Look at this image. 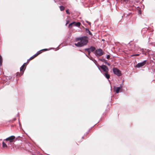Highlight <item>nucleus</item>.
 <instances>
[{
    "mask_svg": "<svg viewBox=\"0 0 155 155\" xmlns=\"http://www.w3.org/2000/svg\"><path fill=\"white\" fill-rule=\"evenodd\" d=\"M75 45L78 47H81L86 45L88 42V38L87 37L84 36L80 38H76L75 39Z\"/></svg>",
    "mask_w": 155,
    "mask_h": 155,
    "instance_id": "nucleus-1",
    "label": "nucleus"
},
{
    "mask_svg": "<svg viewBox=\"0 0 155 155\" xmlns=\"http://www.w3.org/2000/svg\"><path fill=\"white\" fill-rule=\"evenodd\" d=\"M104 52L101 49L96 50L95 52V54L97 56H100L103 54Z\"/></svg>",
    "mask_w": 155,
    "mask_h": 155,
    "instance_id": "nucleus-2",
    "label": "nucleus"
},
{
    "mask_svg": "<svg viewBox=\"0 0 155 155\" xmlns=\"http://www.w3.org/2000/svg\"><path fill=\"white\" fill-rule=\"evenodd\" d=\"M113 71L114 74L118 76H120L121 75V72L118 69L114 68L113 69Z\"/></svg>",
    "mask_w": 155,
    "mask_h": 155,
    "instance_id": "nucleus-3",
    "label": "nucleus"
},
{
    "mask_svg": "<svg viewBox=\"0 0 155 155\" xmlns=\"http://www.w3.org/2000/svg\"><path fill=\"white\" fill-rule=\"evenodd\" d=\"M104 73L108 72V69L107 67L105 65H102L100 66Z\"/></svg>",
    "mask_w": 155,
    "mask_h": 155,
    "instance_id": "nucleus-4",
    "label": "nucleus"
},
{
    "mask_svg": "<svg viewBox=\"0 0 155 155\" xmlns=\"http://www.w3.org/2000/svg\"><path fill=\"white\" fill-rule=\"evenodd\" d=\"M15 137L14 136H12L7 138L5 140L6 141H9L11 143L14 141V140L15 139Z\"/></svg>",
    "mask_w": 155,
    "mask_h": 155,
    "instance_id": "nucleus-5",
    "label": "nucleus"
},
{
    "mask_svg": "<svg viewBox=\"0 0 155 155\" xmlns=\"http://www.w3.org/2000/svg\"><path fill=\"white\" fill-rule=\"evenodd\" d=\"M74 24V25L75 26L77 27H79L80 26L81 23L79 22H78L77 23H76L75 22H72L69 25V27H71V26L72 25H73Z\"/></svg>",
    "mask_w": 155,
    "mask_h": 155,
    "instance_id": "nucleus-6",
    "label": "nucleus"
},
{
    "mask_svg": "<svg viewBox=\"0 0 155 155\" xmlns=\"http://www.w3.org/2000/svg\"><path fill=\"white\" fill-rule=\"evenodd\" d=\"M146 61H144L142 62L138 63L136 65V67L137 68H140V67H142L145 64H146Z\"/></svg>",
    "mask_w": 155,
    "mask_h": 155,
    "instance_id": "nucleus-7",
    "label": "nucleus"
},
{
    "mask_svg": "<svg viewBox=\"0 0 155 155\" xmlns=\"http://www.w3.org/2000/svg\"><path fill=\"white\" fill-rule=\"evenodd\" d=\"M95 49V48L93 47H91L89 48L86 49V50L88 52L89 54H90V51H93Z\"/></svg>",
    "mask_w": 155,
    "mask_h": 155,
    "instance_id": "nucleus-8",
    "label": "nucleus"
},
{
    "mask_svg": "<svg viewBox=\"0 0 155 155\" xmlns=\"http://www.w3.org/2000/svg\"><path fill=\"white\" fill-rule=\"evenodd\" d=\"M25 65V63L21 67L20 70V71L22 73L21 74H22L24 72V71L23 70V69L24 68Z\"/></svg>",
    "mask_w": 155,
    "mask_h": 155,
    "instance_id": "nucleus-9",
    "label": "nucleus"
},
{
    "mask_svg": "<svg viewBox=\"0 0 155 155\" xmlns=\"http://www.w3.org/2000/svg\"><path fill=\"white\" fill-rule=\"evenodd\" d=\"M107 73L108 72L104 73V75L108 79L110 77V76Z\"/></svg>",
    "mask_w": 155,
    "mask_h": 155,
    "instance_id": "nucleus-10",
    "label": "nucleus"
},
{
    "mask_svg": "<svg viewBox=\"0 0 155 155\" xmlns=\"http://www.w3.org/2000/svg\"><path fill=\"white\" fill-rule=\"evenodd\" d=\"M120 89V87H117L115 88V91H116V93H119Z\"/></svg>",
    "mask_w": 155,
    "mask_h": 155,
    "instance_id": "nucleus-11",
    "label": "nucleus"
},
{
    "mask_svg": "<svg viewBox=\"0 0 155 155\" xmlns=\"http://www.w3.org/2000/svg\"><path fill=\"white\" fill-rule=\"evenodd\" d=\"M39 54V53H37L36 54H35V55H34L33 56L31 57L30 58V60H32L33 59V58H35V57H36V56H37Z\"/></svg>",
    "mask_w": 155,
    "mask_h": 155,
    "instance_id": "nucleus-12",
    "label": "nucleus"
},
{
    "mask_svg": "<svg viewBox=\"0 0 155 155\" xmlns=\"http://www.w3.org/2000/svg\"><path fill=\"white\" fill-rule=\"evenodd\" d=\"M122 1L124 3H128L130 2L129 0H122Z\"/></svg>",
    "mask_w": 155,
    "mask_h": 155,
    "instance_id": "nucleus-13",
    "label": "nucleus"
},
{
    "mask_svg": "<svg viewBox=\"0 0 155 155\" xmlns=\"http://www.w3.org/2000/svg\"><path fill=\"white\" fill-rule=\"evenodd\" d=\"M2 147L4 148H6L7 147V145L4 142H2Z\"/></svg>",
    "mask_w": 155,
    "mask_h": 155,
    "instance_id": "nucleus-14",
    "label": "nucleus"
},
{
    "mask_svg": "<svg viewBox=\"0 0 155 155\" xmlns=\"http://www.w3.org/2000/svg\"><path fill=\"white\" fill-rule=\"evenodd\" d=\"M60 8L61 11H63L64 9V8L63 6H60Z\"/></svg>",
    "mask_w": 155,
    "mask_h": 155,
    "instance_id": "nucleus-15",
    "label": "nucleus"
},
{
    "mask_svg": "<svg viewBox=\"0 0 155 155\" xmlns=\"http://www.w3.org/2000/svg\"><path fill=\"white\" fill-rule=\"evenodd\" d=\"M110 56L109 55H108L107 56V59H109L110 58Z\"/></svg>",
    "mask_w": 155,
    "mask_h": 155,
    "instance_id": "nucleus-16",
    "label": "nucleus"
},
{
    "mask_svg": "<svg viewBox=\"0 0 155 155\" xmlns=\"http://www.w3.org/2000/svg\"><path fill=\"white\" fill-rule=\"evenodd\" d=\"M139 55V54H136L134 55H133L132 56H138Z\"/></svg>",
    "mask_w": 155,
    "mask_h": 155,
    "instance_id": "nucleus-17",
    "label": "nucleus"
},
{
    "mask_svg": "<svg viewBox=\"0 0 155 155\" xmlns=\"http://www.w3.org/2000/svg\"><path fill=\"white\" fill-rule=\"evenodd\" d=\"M66 12L68 14H69V11H68V10H66Z\"/></svg>",
    "mask_w": 155,
    "mask_h": 155,
    "instance_id": "nucleus-18",
    "label": "nucleus"
},
{
    "mask_svg": "<svg viewBox=\"0 0 155 155\" xmlns=\"http://www.w3.org/2000/svg\"><path fill=\"white\" fill-rule=\"evenodd\" d=\"M47 50V49H44L43 50L46 51Z\"/></svg>",
    "mask_w": 155,
    "mask_h": 155,
    "instance_id": "nucleus-19",
    "label": "nucleus"
},
{
    "mask_svg": "<svg viewBox=\"0 0 155 155\" xmlns=\"http://www.w3.org/2000/svg\"><path fill=\"white\" fill-rule=\"evenodd\" d=\"M68 24V22H67V23L66 24V25H67Z\"/></svg>",
    "mask_w": 155,
    "mask_h": 155,
    "instance_id": "nucleus-20",
    "label": "nucleus"
},
{
    "mask_svg": "<svg viewBox=\"0 0 155 155\" xmlns=\"http://www.w3.org/2000/svg\"><path fill=\"white\" fill-rule=\"evenodd\" d=\"M99 68V70H100V68Z\"/></svg>",
    "mask_w": 155,
    "mask_h": 155,
    "instance_id": "nucleus-21",
    "label": "nucleus"
}]
</instances>
